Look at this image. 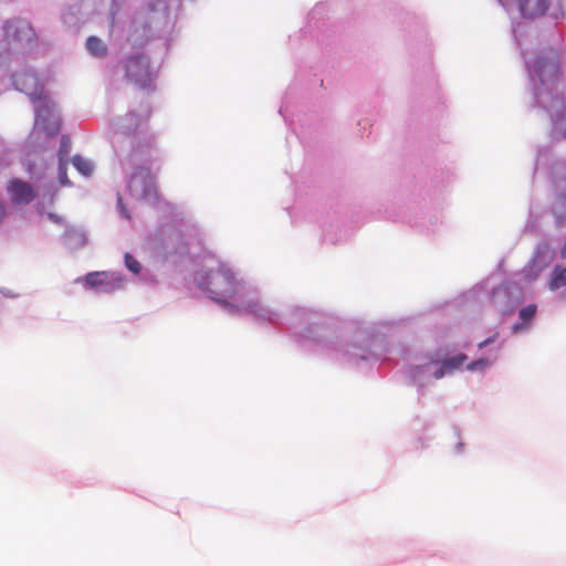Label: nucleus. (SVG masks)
<instances>
[{
	"label": "nucleus",
	"instance_id": "21",
	"mask_svg": "<svg viewBox=\"0 0 566 566\" xmlns=\"http://www.w3.org/2000/svg\"><path fill=\"white\" fill-rule=\"evenodd\" d=\"M67 161H60L59 164V179L62 185H70V180L66 175Z\"/></svg>",
	"mask_w": 566,
	"mask_h": 566
},
{
	"label": "nucleus",
	"instance_id": "4",
	"mask_svg": "<svg viewBox=\"0 0 566 566\" xmlns=\"http://www.w3.org/2000/svg\"><path fill=\"white\" fill-rule=\"evenodd\" d=\"M128 190L135 198L142 200H155L157 198V189L155 177L149 168L138 167L133 172L129 182Z\"/></svg>",
	"mask_w": 566,
	"mask_h": 566
},
{
	"label": "nucleus",
	"instance_id": "25",
	"mask_svg": "<svg viewBox=\"0 0 566 566\" xmlns=\"http://www.w3.org/2000/svg\"><path fill=\"white\" fill-rule=\"evenodd\" d=\"M560 256H562L563 259H566V241H565L564 247H563V248H562V250H560Z\"/></svg>",
	"mask_w": 566,
	"mask_h": 566
},
{
	"label": "nucleus",
	"instance_id": "17",
	"mask_svg": "<svg viewBox=\"0 0 566 566\" xmlns=\"http://www.w3.org/2000/svg\"><path fill=\"white\" fill-rule=\"evenodd\" d=\"M542 270L543 268L537 265L536 261H532L524 268L523 275L527 280H533L541 273Z\"/></svg>",
	"mask_w": 566,
	"mask_h": 566
},
{
	"label": "nucleus",
	"instance_id": "23",
	"mask_svg": "<svg viewBox=\"0 0 566 566\" xmlns=\"http://www.w3.org/2000/svg\"><path fill=\"white\" fill-rule=\"evenodd\" d=\"M446 374H450L447 368H444L443 363L441 361L440 367L434 371L433 376L436 379L442 378Z\"/></svg>",
	"mask_w": 566,
	"mask_h": 566
},
{
	"label": "nucleus",
	"instance_id": "6",
	"mask_svg": "<svg viewBox=\"0 0 566 566\" xmlns=\"http://www.w3.org/2000/svg\"><path fill=\"white\" fill-rule=\"evenodd\" d=\"M545 109L549 116L552 128L551 135L555 139L566 138V112L564 101L559 97H553Z\"/></svg>",
	"mask_w": 566,
	"mask_h": 566
},
{
	"label": "nucleus",
	"instance_id": "19",
	"mask_svg": "<svg viewBox=\"0 0 566 566\" xmlns=\"http://www.w3.org/2000/svg\"><path fill=\"white\" fill-rule=\"evenodd\" d=\"M125 265L135 274H138L142 270L140 263L129 253L125 254Z\"/></svg>",
	"mask_w": 566,
	"mask_h": 566
},
{
	"label": "nucleus",
	"instance_id": "1",
	"mask_svg": "<svg viewBox=\"0 0 566 566\" xmlns=\"http://www.w3.org/2000/svg\"><path fill=\"white\" fill-rule=\"evenodd\" d=\"M195 281L211 300L229 307L232 313L245 312L273 321L274 313L252 293L245 292L244 284L227 263L216 261L209 271L197 273Z\"/></svg>",
	"mask_w": 566,
	"mask_h": 566
},
{
	"label": "nucleus",
	"instance_id": "14",
	"mask_svg": "<svg viewBox=\"0 0 566 566\" xmlns=\"http://www.w3.org/2000/svg\"><path fill=\"white\" fill-rule=\"evenodd\" d=\"M74 167L84 176H90L93 171V165L88 160L84 159L80 155L73 157Z\"/></svg>",
	"mask_w": 566,
	"mask_h": 566
},
{
	"label": "nucleus",
	"instance_id": "20",
	"mask_svg": "<svg viewBox=\"0 0 566 566\" xmlns=\"http://www.w3.org/2000/svg\"><path fill=\"white\" fill-rule=\"evenodd\" d=\"M491 365L489 359L480 358L476 360L471 361L468 364L467 368L468 370L475 371V370H484Z\"/></svg>",
	"mask_w": 566,
	"mask_h": 566
},
{
	"label": "nucleus",
	"instance_id": "3",
	"mask_svg": "<svg viewBox=\"0 0 566 566\" xmlns=\"http://www.w3.org/2000/svg\"><path fill=\"white\" fill-rule=\"evenodd\" d=\"M526 65L533 81L543 85L553 84L559 73L558 54L554 49H547L526 57Z\"/></svg>",
	"mask_w": 566,
	"mask_h": 566
},
{
	"label": "nucleus",
	"instance_id": "11",
	"mask_svg": "<svg viewBox=\"0 0 566 566\" xmlns=\"http://www.w3.org/2000/svg\"><path fill=\"white\" fill-rule=\"evenodd\" d=\"M87 50L95 56H103L106 53V46L97 36H90L86 41Z\"/></svg>",
	"mask_w": 566,
	"mask_h": 566
},
{
	"label": "nucleus",
	"instance_id": "5",
	"mask_svg": "<svg viewBox=\"0 0 566 566\" xmlns=\"http://www.w3.org/2000/svg\"><path fill=\"white\" fill-rule=\"evenodd\" d=\"M126 80L140 87L146 88L153 82L149 60L142 54L129 56L124 65Z\"/></svg>",
	"mask_w": 566,
	"mask_h": 566
},
{
	"label": "nucleus",
	"instance_id": "26",
	"mask_svg": "<svg viewBox=\"0 0 566 566\" xmlns=\"http://www.w3.org/2000/svg\"><path fill=\"white\" fill-rule=\"evenodd\" d=\"M49 218L55 222H61V219L52 213L49 214Z\"/></svg>",
	"mask_w": 566,
	"mask_h": 566
},
{
	"label": "nucleus",
	"instance_id": "12",
	"mask_svg": "<svg viewBox=\"0 0 566 566\" xmlns=\"http://www.w3.org/2000/svg\"><path fill=\"white\" fill-rule=\"evenodd\" d=\"M468 359L465 354H458L453 357L443 359V366L448 369L449 373H452L457 369H459Z\"/></svg>",
	"mask_w": 566,
	"mask_h": 566
},
{
	"label": "nucleus",
	"instance_id": "2",
	"mask_svg": "<svg viewBox=\"0 0 566 566\" xmlns=\"http://www.w3.org/2000/svg\"><path fill=\"white\" fill-rule=\"evenodd\" d=\"M13 83L18 90L31 97L34 104L36 125L49 136L56 135L61 129V118L53 113L54 104L48 98L36 75L30 72L17 73L13 76Z\"/></svg>",
	"mask_w": 566,
	"mask_h": 566
},
{
	"label": "nucleus",
	"instance_id": "22",
	"mask_svg": "<svg viewBox=\"0 0 566 566\" xmlns=\"http://www.w3.org/2000/svg\"><path fill=\"white\" fill-rule=\"evenodd\" d=\"M117 201H118V208H119V212H120V214H122L125 219L129 220V219H130V214H129V212H128L127 208L125 207V205H124L123 199H122V197H120V196L118 197V200H117Z\"/></svg>",
	"mask_w": 566,
	"mask_h": 566
},
{
	"label": "nucleus",
	"instance_id": "10",
	"mask_svg": "<svg viewBox=\"0 0 566 566\" xmlns=\"http://www.w3.org/2000/svg\"><path fill=\"white\" fill-rule=\"evenodd\" d=\"M549 289L555 291L566 285V268L555 266L551 280Z\"/></svg>",
	"mask_w": 566,
	"mask_h": 566
},
{
	"label": "nucleus",
	"instance_id": "16",
	"mask_svg": "<svg viewBox=\"0 0 566 566\" xmlns=\"http://www.w3.org/2000/svg\"><path fill=\"white\" fill-rule=\"evenodd\" d=\"M71 151V140L67 136H62L61 145L59 148V161H67V157Z\"/></svg>",
	"mask_w": 566,
	"mask_h": 566
},
{
	"label": "nucleus",
	"instance_id": "13",
	"mask_svg": "<svg viewBox=\"0 0 566 566\" xmlns=\"http://www.w3.org/2000/svg\"><path fill=\"white\" fill-rule=\"evenodd\" d=\"M108 275L105 272H92L85 276L87 285L95 287L107 284Z\"/></svg>",
	"mask_w": 566,
	"mask_h": 566
},
{
	"label": "nucleus",
	"instance_id": "15",
	"mask_svg": "<svg viewBox=\"0 0 566 566\" xmlns=\"http://www.w3.org/2000/svg\"><path fill=\"white\" fill-rule=\"evenodd\" d=\"M554 213L556 214L557 223L562 224L566 221V197L559 198L554 205Z\"/></svg>",
	"mask_w": 566,
	"mask_h": 566
},
{
	"label": "nucleus",
	"instance_id": "7",
	"mask_svg": "<svg viewBox=\"0 0 566 566\" xmlns=\"http://www.w3.org/2000/svg\"><path fill=\"white\" fill-rule=\"evenodd\" d=\"M8 195L15 205L30 203L36 196L34 188L21 179H12L8 184Z\"/></svg>",
	"mask_w": 566,
	"mask_h": 566
},
{
	"label": "nucleus",
	"instance_id": "8",
	"mask_svg": "<svg viewBox=\"0 0 566 566\" xmlns=\"http://www.w3.org/2000/svg\"><path fill=\"white\" fill-rule=\"evenodd\" d=\"M4 33L9 40L13 41H32L34 39V31L31 25L22 20L14 19L8 21L4 25Z\"/></svg>",
	"mask_w": 566,
	"mask_h": 566
},
{
	"label": "nucleus",
	"instance_id": "24",
	"mask_svg": "<svg viewBox=\"0 0 566 566\" xmlns=\"http://www.w3.org/2000/svg\"><path fill=\"white\" fill-rule=\"evenodd\" d=\"M496 337H497V333H495L492 337H489V338L484 339L483 342L479 343L478 347L480 349L484 348L489 344L493 343L496 339Z\"/></svg>",
	"mask_w": 566,
	"mask_h": 566
},
{
	"label": "nucleus",
	"instance_id": "18",
	"mask_svg": "<svg viewBox=\"0 0 566 566\" xmlns=\"http://www.w3.org/2000/svg\"><path fill=\"white\" fill-rule=\"evenodd\" d=\"M537 307L534 304L527 305L520 311V318L523 323L528 324L536 314Z\"/></svg>",
	"mask_w": 566,
	"mask_h": 566
},
{
	"label": "nucleus",
	"instance_id": "27",
	"mask_svg": "<svg viewBox=\"0 0 566 566\" xmlns=\"http://www.w3.org/2000/svg\"><path fill=\"white\" fill-rule=\"evenodd\" d=\"M118 284L122 285L123 284V280L122 279H118Z\"/></svg>",
	"mask_w": 566,
	"mask_h": 566
},
{
	"label": "nucleus",
	"instance_id": "9",
	"mask_svg": "<svg viewBox=\"0 0 566 566\" xmlns=\"http://www.w3.org/2000/svg\"><path fill=\"white\" fill-rule=\"evenodd\" d=\"M548 1L549 0H518V6L524 17L535 18L546 12Z\"/></svg>",
	"mask_w": 566,
	"mask_h": 566
}]
</instances>
